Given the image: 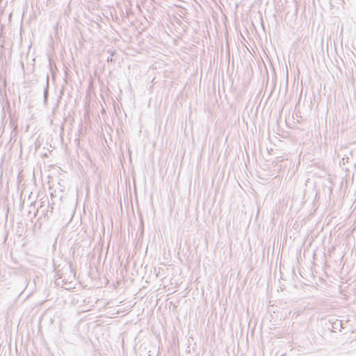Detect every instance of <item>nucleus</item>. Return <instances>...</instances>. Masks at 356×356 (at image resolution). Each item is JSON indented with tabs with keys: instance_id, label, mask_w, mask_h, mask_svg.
<instances>
[{
	"instance_id": "2",
	"label": "nucleus",
	"mask_w": 356,
	"mask_h": 356,
	"mask_svg": "<svg viewBox=\"0 0 356 356\" xmlns=\"http://www.w3.org/2000/svg\"><path fill=\"white\" fill-rule=\"evenodd\" d=\"M107 52H108V54H110V55H111V56H110V57H108V58H107V60H107V62H108V63H109V62H111H111H113V56H114V55L116 54V52H115V51L111 50V49H108V50L107 51Z\"/></svg>"
},
{
	"instance_id": "3",
	"label": "nucleus",
	"mask_w": 356,
	"mask_h": 356,
	"mask_svg": "<svg viewBox=\"0 0 356 356\" xmlns=\"http://www.w3.org/2000/svg\"><path fill=\"white\" fill-rule=\"evenodd\" d=\"M348 162V157H343L342 159H341V161L340 162V164L341 165V163L343 165H345L346 163Z\"/></svg>"
},
{
	"instance_id": "4",
	"label": "nucleus",
	"mask_w": 356,
	"mask_h": 356,
	"mask_svg": "<svg viewBox=\"0 0 356 356\" xmlns=\"http://www.w3.org/2000/svg\"><path fill=\"white\" fill-rule=\"evenodd\" d=\"M49 211H47V213L44 214V218H49Z\"/></svg>"
},
{
	"instance_id": "1",
	"label": "nucleus",
	"mask_w": 356,
	"mask_h": 356,
	"mask_svg": "<svg viewBox=\"0 0 356 356\" xmlns=\"http://www.w3.org/2000/svg\"><path fill=\"white\" fill-rule=\"evenodd\" d=\"M49 75L47 74L46 76V86L44 90V104L47 102V97H48V90H49Z\"/></svg>"
},
{
	"instance_id": "6",
	"label": "nucleus",
	"mask_w": 356,
	"mask_h": 356,
	"mask_svg": "<svg viewBox=\"0 0 356 356\" xmlns=\"http://www.w3.org/2000/svg\"><path fill=\"white\" fill-rule=\"evenodd\" d=\"M38 211V210H37L36 212L34 213V217L36 216Z\"/></svg>"
},
{
	"instance_id": "5",
	"label": "nucleus",
	"mask_w": 356,
	"mask_h": 356,
	"mask_svg": "<svg viewBox=\"0 0 356 356\" xmlns=\"http://www.w3.org/2000/svg\"><path fill=\"white\" fill-rule=\"evenodd\" d=\"M53 209H54L53 206H51L49 210H48L50 213H51L53 212Z\"/></svg>"
}]
</instances>
